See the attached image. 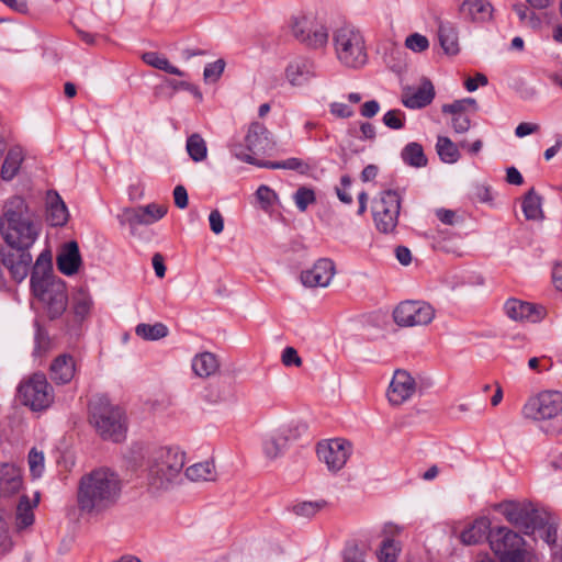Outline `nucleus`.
<instances>
[{
    "label": "nucleus",
    "mask_w": 562,
    "mask_h": 562,
    "mask_svg": "<svg viewBox=\"0 0 562 562\" xmlns=\"http://www.w3.org/2000/svg\"><path fill=\"white\" fill-rule=\"evenodd\" d=\"M121 491L122 481L116 472L109 468L94 469L78 482V508L89 515L101 514L117 503Z\"/></svg>",
    "instance_id": "obj_1"
},
{
    "label": "nucleus",
    "mask_w": 562,
    "mask_h": 562,
    "mask_svg": "<svg viewBox=\"0 0 562 562\" xmlns=\"http://www.w3.org/2000/svg\"><path fill=\"white\" fill-rule=\"evenodd\" d=\"M0 229L8 246L32 247L41 226L24 199L12 196L3 206Z\"/></svg>",
    "instance_id": "obj_2"
},
{
    "label": "nucleus",
    "mask_w": 562,
    "mask_h": 562,
    "mask_svg": "<svg viewBox=\"0 0 562 562\" xmlns=\"http://www.w3.org/2000/svg\"><path fill=\"white\" fill-rule=\"evenodd\" d=\"M184 465L182 452L161 447L153 451L148 461L147 484L153 492L168 490Z\"/></svg>",
    "instance_id": "obj_3"
},
{
    "label": "nucleus",
    "mask_w": 562,
    "mask_h": 562,
    "mask_svg": "<svg viewBox=\"0 0 562 562\" xmlns=\"http://www.w3.org/2000/svg\"><path fill=\"white\" fill-rule=\"evenodd\" d=\"M89 412V422L102 439L113 442L125 439L126 427L119 407L100 397L90 403Z\"/></svg>",
    "instance_id": "obj_4"
},
{
    "label": "nucleus",
    "mask_w": 562,
    "mask_h": 562,
    "mask_svg": "<svg viewBox=\"0 0 562 562\" xmlns=\"http://www.w3.org/2000/svg\"><path fill=\"white\" fill-rule=\"evenodd\" d=\"M334 44L338 59L350 68H358L366 64L367 53L364 38L360 31L344 26L334 34Z\"/></svg>",
    "instance_id": "obj_5"
},
{
    "label": "nucleus",
    "mask_w": 562,
    "mask_h": 562,
    "mask_svg": "<svg viewBox=\"0 0 562 562\" xmlns=\"http://www.w3.org/2000/svg\"><path fill=\"white\" fill-rule=\"evenodd\" d=\"M19 402L33 412L47 409L54 402V389L45 374L33 373L21 381L18 387Z\"/></svg>",
    "instance_id": "obj_6"
},
{
    "label": "nucleus",
    "mask_w": 562,
    "mask_h": 562,
    "mask_svg": "<svg viewBox=\"0 0 562 562\" xmlns=\"http://www.w3.org/2000/svg\"><path fill=\"white\" fill-rule=\"evenodd\" d=\"M34 294L42 301L50 318L60 316L67 307L66 284L61 280L47 279L31 283Z\"/></svg>",
    "instance_id": "obj_7"
},
{
    "label": "nucleus",
    "mask_w": 562,
    "mask_h": 562,
    "mask_svg": "<svg viewBox=\"0 0 562 562\" xmlns=\"http://www.w3.org/2000/svg\"><path fill=\"white\" fill-rule=\"evenodd\" d=\"M562 413V392L542 391L531 396L522 408L526 418L532 420L552 419Z\"/></svg>",
    "instance_id": "obj_8"
},
{
    "label": "nucleus",
    "mask_w": 562,
    "mask_h": 562,
    "mask_svg": "<svg viewBox=\"0 0 562 562\" xmlns=\"http://www.w3.org/2000/svg\"><path fill=\"white\" fill-rule=\"evenodd\" d=\"M352 443L344 438L323 440L317 443L316 454L329 472L337 473L351 456Z\"/></svg>",
    "instance_id": "obj_9"
},
{
    "label": "nucleus",
    "mask_w": 562,
    "mask_h": 562,
    "mask_svg": "<svg viewBox=\"0 0 562 562\" xmlns=\"http://www.w3.org/2000/svg\"><path fill=\"white\" fill-rule=\"evenodd\" d=\"M400 209L401 198L395 191L389 190L382 193L373 205V218L376 228L384 234L393 232L397 226Z\"/></svg>",
    "instance_id": "obj_10"
},
{
    "label": "nucleus",
    "mask_w": 562,
    "mask_h": 562,
    "mask_svg": "<svg viewBox=\"0 0 562 562\" xmlns=\"http://www.w3.org/2000/svg\"><path fill=\"white\" fill-rule=\"evenodd\" d=\"M293 36L312 48H319L327 44V29L317 23L315 19L306 15H295L290 23Z\"/></svg>",
    "instance_id": "obj_11"
},
{
    "label": "nucleus",
    "mask_w": 562,
    "mask_h": 562,
    "mask_svg": "<svg viewBox=\"0 0 562 562\" xmlns=\"http://www.w3.org/2000/svg\"><path fill=\"white\" fill-rule=\"evenodd\" d=\"M393 317L400 326H423L434 319L435 310L423 301H404L396 306Z\"/></svg>",
    "instance_id": "obj_12"
},
{
    "label": "nucleus",
    "mask_w": 562,
    "mask_h": 562,
    "mask_svg": "<svg viewBox=\"0 0 562 562\" xmlns=\"http://www.w3.org/2000/svg\"><path fill=\"white\" fill-rule=\"evenodd\" d=\"M31 247L9 246L1 251V262L9 270L11 277L16 282L23 281L30 273L33 257L30 252Z\"/></svg>",
    "instance_id": "obj_13"
},
{
    "label": "nucleus",
    "mask_w": 562,
    "mask_h": 562,
    "mask_svg": "<svg viewBox=\"0 0 562 562\" xmlns=\"http://www.w3.org/2000/svg\"><path fill=\"white\" fill-rule=\"evenodd\" d=\"M416 379L406 370H395L387 389V401L392 406H400L409 401L418 391Z\"/></svg>",
    "instance_id": "obj_14"
},
{
    "label": "nucleus",
    "mask_w": 562,
    "mask_h": 562,
    "mask_svg": "<svg viewBox=\"0 0 562 562\" xmlns=\"http://www.w3.org/2000/svg\"><path fill=\"white\" fill-rule=\"evenodd\" d=\"M488 542L494 554L499 559L525 549V540L507 527H497L490 531Z\"/></svg>",
    "instance_id": "obj_15"
},
{
    "label": "nucleus",
    "mask_w": 562,
    "mask_h": 562,
    "mask_svg": "<svg viewBox=\"0 0 562 562\" xmlns=\"http://www.w3.org/2000/svg\"><path fill=\"white\" fill-rule=\"evenodd\" d=\"M504 311L512 321L519 323H538L547 315L544 306L517 299L507 300Z\"/></svg>",
    "instance_id": "obj_16"
},
{
    "label": "nucleus",
    "mask_w": 562,
    "mask_h": 562,
    "mask_svg": "<svg viewBox=\"0 0 562 562\" xmlns=\"http://www.w3.org/2000/svg\"><path fill=\"white\" fill-rule=\"evenodd\" d=\"M498 509L510 524L524 529L526 533L532 531L538 524L537 513L526 505L506 502L499 504Z\"/></svg>",
    "instance_id": "obj_17"
},
{
    "label": "nucleus",
    "mask_w": 562,
    "mask_h": 562,
    "mask_svg": "<svg viewBox=\"0 0 562 562\" xmlns=\"http://www.w3.org/2000/svg\"><path fill=\"white\" fill-rule=\"evenodd\" d=\"M335 274V263L327 258L318 259L311 269L301 273V281L308 288L327 286Z\"/></svg>",
    "instance_id": "obj_18"
},
{
    "label": "nucleus",
    "mask_w": 562,
    "mask_h": 562,
    "mask_svg": "<svg viewBox=\"0 0 562 562\" xmlns=\"http://www.w3.org/2000/svg\"><path fill=\"white\" fill-rule=\"evenodd\" d=\"M266 429L286 447L291 441L296 440L301 436L300 423L292 416L273 418L266 425Z\"/></svg>",
    "instance_id": "obj_19"
},
{
    "label": "nucleus",
    "mask_w": 562,
    "mask_h": 562,
    "mask_svg": "<svg viewBox=\"0 0 562 562\" xmlns=\"http://www.w3.org/2000/svg\"><path fill=\"white\" fill-rule=\"evenodd\" d=\"M435 98V88L430 80L424 79L417 89L406 88L402 95V102L406 108L420 109Z\"/></svg>",
    "instance_id": "obj_20"
},
{
    "label": "nucleus",
    "mask_w": 562,
    "mask_h": 562,
    "mask_svg": "<svg viewBox=\"0 0 562 562\" xmlns=\"http://www.w3.org/2000/svg\"><path fill=\"white\" fill-rule=\"evenodd\" d=\"M245 144L246 148L252 154H263L272 149L274 145L269 131L258 122L251 123L249 126Z\"/></svg>",
    "instance_id": "obj_21"
},
{
    "label": "nucleus",
    "mask_w": 562,
    "mask_h": 562,
    "mask_svg": "<svg viewBox=\"0 0 562 562\" xmlns=\"http://www.w3.org/2000/svg\"><path fill=\"white\" fill-rule=\"evenodd\" d=\"M56 263L58 270L66 276H72L78 271L81 256L77 241L71 240L64 246L57 256Z\"/></svg>",
    "instance_id": "obj_22"
},
{
    "label": "nucleus",
    "mask_w": 562,
    "mask_h": 562,
    "mask_svg": "<svg viewBox=\"0 0 562 562\" xmlns=\"http://www.w3.org/2000/svg\"><path fill=\"white\" fill-rule=\"evenodd\" d=\"M40 493L35 494L33 502L26 495H22L19 499L15 510L14 526L18 531H22L34 524L35 517L33 509L38 505Z\"/></svg>",
    "instance_id": "obj_23"
},
{
    "label": "nucleus",
    "mask_w": 562,
    "mask_h": 562,
    "mask_svg": "<svg viewBox=\"0 0 562 562\" xmlns=\"http://www.w3.org/2000/svg\"><path fill=\"white\" fill-rule=\"evenodd\" d=\"M22 487L20 470L13 464H0V495L15 494Z\"/></svg>",
    "instance_id": "obj_24"
},
{
    "label": "nucleus",
    "mask_w": 562,
    "mask_h": 562,
    "mask_svg": "<svg viewBox=\"0 0 562 562\" xmlns=\"http://www.w3.org/2000/svg\"><path fill=\"white\" fill-rule=\"evenodd\" d=\"M492 530L490 519L487 517H480L461 532L460 540L467 546L477 544L484 539L488 540V533Z\"/></svg>",
    "instance_id": "obj_25"
},
{
    "label": "nucleus",
    "mask_w": 562,
    "mask_h": 562,
    "mask_svg": "<svg viewBox=\"0 0 562 562\" xmlns=\"http://www.w3.org/2000/svg\"><path fill=\"white\" fill-rule=\"evenodd\" d=\"M75 360L69 355L58 356L50 364L52 380L58 384L70 382L75 375Z\"/></svg>",
    "instance_id": "obj_26"
},
{
    "label": "nucleus",
    "mask_w": 562,
    "mask_h": 562,
    "mask_svg": "<svg viewBox=\"0 0 562 562\" xmlns=\"http://www.w3.org/2000/svg\"><path fill=\"white\" fill-rule=\"evenodd\" d=\"M460 12L471 21H487L492 18L493 7L487 0H464Z\"/></svg>",
    "instance_id": "obj_27"
},
{
    "label": "nucleus",
    "mask_w": 562,
    "mask_h": 562,
    "mask_svg": "<svg viewBox=\"0 0 562 562\" xmlns=\"http://www.w3.org/2000/svg\"><path fill=\"white\" fill-rule=\"evenodd\" d=\"M220 369L216 356L212 352H202L192 360V370L200 378H209Z\"/></svg>",
    "instance_id": "obj_28"
},
{
    "label": "nucleus",
    "mask_w": 562,
    "mask_h": 562,
    "mask_svg": "<svg viewBox=\"0 0 562 562\" xmlns=\"http://www.w3.org/2000/svg\"><path fill=\"white\" fill-rule=\"evenodd\" d=\"M186 475L192 482H207L215 481L217 472L214 461L207 460L190 465Z\"/></svg>",
    "instance_id": "obj_29"
},
{
    "label": "nucleus",
    "mask_w": 562,
    "mask_h": 562,
    "mask_svg": "<svg viewBox=\"0 0 562 562\" xmlns=\"http://www.w3.org/2000/svg\"><path fill=\"white\" fill-rule=\"evenodd\" d=\"M285 74L292 86H302L312 77L313 65L306 60L294 61L286 67Z\"/></svg>",
    "instance_id": "obj_30"
},
{
    "label": "nucleus",
    "mask_w": 562,
    "mask_h": 562,
    "mask_svg": "<svg viewBox=\"0 0 562 562\" xmlns=\"http://www.w3.org/2000/svg\"><path fill=\"white\" fill-rule=\"evenodd\" d=\"M522 212L528 221H540L544 217L541 196L531 188L522 200Z\"/></svg>",
    "instance_id": "obj_31"
},
{
    "label": "nucleus",
    "mask_w": 562,
    "mask_h": 562,
    "mask_svg": "<svg viewBox=\"0 0 562 562\" xmlns=\"http://www.w3.org/2000/svg\"><path fill=\"white\" fill-rule=\"evenodd\" d=\"M24 160L23 150L21 147L11 148L3 161L1 168V177L4 180H11L19 172L20 166Z\"/></svg>",
    "instance_id": "obj_32"
},
{
    "label": "nucleus",
    "mask_w": 562,
    "mask_h": 562,
    "mask_svg": "<svg viewBox=\"0 0 562 562\" xmlns=\"http://www.w3.org/2000/svg\"><path fill=\"white\" fill-rule=\"evenodd\" d=\"M401 157L405 164L414 168H423L428 162L423 146L416 142L408 143L403 148Z\"/></svg>",
    "instance_id": "obj_33"
},
{
    "label": "nucleus",
    "mask_w": 562,
    "mask_h": 562,
    "mask_svg": "<svg viewBox=\"0 0 562 562\" xmlns=\"http://www.w3.org/2000/svg\"><path fill=\"white\" fill-rule=\"evenodd\" d=\"M69 213L60 196L55 193L49 202L47 220L53 226H63L67 223Z\"/></svg>",
    "instance_id": "obj_34"
},
{
    "label": "nucleus",
    "mask_w": 562,
    "mask_h": 562,
    "mask_svg": "<svg viewBox=\"0 0 562 562\" xmlns=\"http://www.w3.org/2000/svg\"><path fill=\"white\" fill-rule=\"evenodd\" d=\"M439 42L446 54L454 55L459 52L458 35L453 27L448 25H440Z\"/></svg>",
    "instance_id": "obj_35"
},
{
    "label": "nucleus",
    "mask_w": 562,
    "mask_h": 562,
    "mask_svg": "<svg viewBox=\"0 0 562 562\" xmlns=\"http://www.w3.org/2000/svg\"><path fill=\"white\" fill-rule=\"evenodd\" d=\"M261 448L263 456L268 460H276L282 454L286 446L273 435H270V431L265 428Z\"/></svg>",
    "instance_id": "obj_36"
},
{
    "label": "nucleus",
    "mask_w": 562,
    "mask_h": 562,
    "mask_svg": "<svg viewBox=\"0 0 562 562\" xmlns=\"http://www.w3.org/2000/svg\"><path fill=\"white\" fill-rule=\"evenodd\" d=\"M52 271V257H50V254L49 252H42L34 266H33V270H32V274H31V283H33V281H43V280H47V279H52L50 276H49V272Z\"/></svg>",
    "instance_id": "obj_37"
},
{
    "label": "nucleus",
    "mask_w": 562,
    "mask_h": 562,
    "mask_svg": "<svg viewBox=\"0 0 562 562\" xmlns=\"http://www.w3.org/2000/svg\"><path fill=\"white\" fill-rule=\"evenodd\" d=\"M143 59L146 64L159 69L164 70L167 74L182 77L184 72L179 68L172 66L169 60L155 52H148L143 55Z\"/></svg>",
    "instance_id": "obj_38"
},
{
    "label": "nucleus",
    "mask_w": 562,
    "mask_h": 562,
    "mask_svg": "<svg viewBox=\"0 0 562 562\" xmlns=\"http://www.w3.org/2000/svg\"><path fill=\"white\" fill-rule=\"evenodd\" d=\"M187 151L193 161L199 162L206 158L207 147L200 134L194 133L189 136L187 140Z\"/></svg>",
    "instance_id": "obj_39"
},
{
    "label": "nucleus",
    "mask_w": 562,
    "mask_h": 562,
    "mask_svg": "<svg viewBox=\"0 0 562 562\" xmlns=\"http://www.w3.org/2000/svg\"><path fill=\"white\" fill-rule=\"evenodd\" d=\"M436 147L438 155L443 162L453 164L460 157L458 147L448 137L439 136Z\"/></svg>",
    "instance_id": "obj_40"
},
{
    "label": "nucleus",
    "mask_w": 562,
    "mask_h": 562,
    "mask_svg": "<svg viewBox=\"0 0 562 562\" xmlns=\"http://www.w3.org/2000/svg\"><path fill=\"white\" fill-rule=\"evenodd\" d=\"M117 220L122 226L130 225L132 228L136 225H148V221L144 217L142 206L123 209L117 215Z\"/></svg>",
    "instance_id": "obj_41"
},
{
    "label": "nucleus",
    "mask_w": 562,
    "mask_h": 562,
    "mask_svg": "<svg viewBox=\"0 0 562 562\" xmlns=\"http://www.w3.org/2000/svg\"><path fill=\"white\" fill-rule=\"evenodd\" d=\"M135 331L139 337L146 340H158L167 336L168 328L161 323L154 325L138 324Z\"/></svg>",
    "instance_id": "obj_42"
},
{
    "label": "nucleus",
    "mask_w": 562,
    "mask_h": 562,
    "mask_svg": "<svg viewBox=\"0 0 562 562\" xmlns=\"http://www.w3.org/2000/svg\"><path fill=\"white\" fill-rule=\"evenodd\" d=\"M293 199L301 212H305L308 205L316 202L314 190L307 187H300L295 191Z\"/></svg>",
    "instance_id": "obj_43"
},
{
    "label": "nucleus",
    "mask_w": 562,
    "mask_h": 562,
    "mask_svg": "<svg viewBox=\"0 0 562 562\" xmlns=\"http://www.w3.org/2000/svg\"><path fill=\"white\" fill-rule=\"evenodd\" d=\"M75 314L83 318L90 311L92 300L89 294L82 290L78 291L72 299Z\"/></svg>",
    "instance_id": "obj_44"
},
{
    "label": "nucleus",
    "mask_w": 562,
    "mask_h": 562,
    "mask_svg": "<svg viewBox=\"0 0 562 562\" xmlns=\"http://www.w3.org/2000/svg\"><path fill=\"white\" fill-rule=\"evenodd\" d=\"M397 552L398 548L395 542L391 539H386L382 542V546L378 551V559L380 562H395Z\"/></svg>",
    "instance_id": "obj_45"
},
{
    "label": "nucleus",
    "mask_w": 562,
    "mask_h": 562,
    "mask_svg": "<svg viewBox=\"0 0 562 562\" xmlns=\"http://www.w3.org/2000/svg\"><path fill=\"white\" fill-rule=\"evenodd\" d=\"M325 506H326V502L325 501L303 502L301 504H297L294 507V512L299 516L312 517L316 513H318L321 509H323Z\"/></svg>",
    "instance_id": "obj_46"
},
{
    "label": "nucleus",
    "mask_w": 562,
    "mask_h": 562,
    "mask_svg": "<svg viewBox=\"0 0 562 562\" xmlns=\"http://www.w3.org/2000/svg\"><path fill=\"white\" fill-rule=\"evenodd\" d=\"M30 471L34 477H40L44 471V456L42 452L32 449L29 453Z\"/></svg>",
    "instance_id": "obj_47"
},
{
    "label": "nucleus",
    "mask_w": 562,
    "mask_h": 562,
    "mask_svg": "<svg viewBox=\"0 0 562 562\" xmlns=\"http://www.w3.org/2000/svg\"><path fill=\"white\" fill-rule=\"evenodd\" d=\"M142 210L144 211L145 220L148 221V225L162 218L167 213V207L165 205L155 203L142 206Z\"/></svg>",
    "instance_id": "obj_48"
},
{
    "label": "nucleus",
    "mask_w": 562,
    "mask_h": 562,
    "mask_svg": "<svg viewBox=\"0 0 562 562\" xmlns=\"http://www.w3.org/2000/svg\"><path fill=\"white\" fill-rule=\"evenodd\" d=\"M404 113L400 110L387 111L383 116V123L392 128L400 130L404 126Z\"/></svg>",
    "instance_id": "obj_49"
},
{
    "label": "nucleus",
    "mask_w": 562,
    "mask_h": 562,
    "mask_svg": "<svg viewBox=\"0 0 562 562\" xmlns=\"http://www.w3.org/2000/svg\"><path fill=\"white\" fill-rule=\"evenodd\" d=\"M405 45L407 48L420 53L428 48L429 42L426 36L414 33L406 38Z\"/></svg>",
    "instance_id": "obj_50"
},
{
    "label": "nucleus",
    "mask_w": 562,
    "mask_h": 562,
    "mask_svg": "<svg viewBox=\"0 0 562 562\" xmlns=\"http://www.w3.org/2000/svg\"><path fill=\"white\" fill-rule=\"evenodd\" d=\"M281 361L285 367L300 368L303 364L301 357L293 347H286L282 351Z\"/></svg>",
    "instance_id": "obj_51"
},
{
    "label": "nucleus",
    "mask_w": 562,
    "mask_h": 562,
    "mask_svg": "<svg viewBox=\"0 0 562 562\" xmlns=\"http://www.w3.org/2000/svg\"><path fill=\"white\" fill-rule=\"evenodd\" d=\"M224 68H225V61L223 59H217L215 63L209 64L204 68V72H203L204 79L205 80L213 79L214 81H216L223 74Z\"/></svg>",
    "instance_id": "obj_52"
},
{
    "label": "nucleus",
    "mask_w": 562,
    "mask_h": 562,
    "mask_svg": "<svg viewBox=\"0 0 562 562\" xmlns=\"http://www.w3.org/2000/svg\"><path fill=\"white\" fill-rule=\"evenodd\" d=\"M282 169L297 170L301 173H307L310 171V166L305 161L299 158H289L281 161Z\"/></svg>",
    "instance_id": "obj_53"
},
{
    "label": "nucleus",
    "mask_w": 562,
    "mask_h": 562,
    "mask_svg": "<svg viewBox=\"0 0 562 562\" xmlns=\"http://www.w3.org/2000/svg\"><path fill=\"white\" fill-rule=\"evenodd\" d=\"M499 562H536L535 558L526 549L519 550L518 552L507 554L498 560Z\"/></svg>",
    "instance_id": "obj_54"
},
{
    "label": "nucleus",
    "mask_w": 562,
    "mask_h": 562,
    "mask_svg": "<svg viewBox=\"0 0 562 562\" xmlns=\"http://www.w3.org/2000/svg\"><path fill=\"white\" fill-rule=\"evenodd\" d=\"M471 126V120L467 114L452 115V127L457 133H465Z\"/></svg>",
    "instance_id": "obj_55"
},
{
    "label": "nucleus",
    "mask_w": 562,
    "mask_h": 562,
    "mask_svg": "<svg viewBox=\"0 0 562 562\" xmlns=\"http://www.w3.org/2000/svg\"><path fill=\"white\" fill-rule=\"evenodd\" d=\"M436 216L442 224L446 225H454L458 223L460 218L456 211L447 209H438L436 211Z\"/></svg>",
    "instance_id": "obj_56"
},
{
    "label": "nucleus",
    "mask_w": 562,
    "mask_h": 562,
    "mask_svg": "<svg viewBox=\"0 0 562 562\" xmlns=\"http://www.w3.org/2000/svg\"><path fill=\"white\" fill-rule=\"evenodd\" d=\"M340 188H336V193L339 200L344 203H350L352 201L351 195L347 192V189L351 184V179L349 176H342L340 179Z\"/></svg>",
    "instance_id": "obj_57"
},
{
    "label": "nucleus",
    "mask_w": 562,
    "mask_h": 562,
    "mask_svg": "<svg viewBox=\"0 0 562 562\" xmlns=\"http://www.w3.org/2000/svg\"><path fill=\"white\" fill-rule=\"evenodd\" d=\"M210 227L214 234H221L224 229V220L218 210H213L209 216Z\"/></svg>",
    "instance_id": "obj_58"
},
{
    "label": "nucleus",
    "mask_w": 562,
    "mask_h": 562,
    "mask_svg": "<svg viewBox=\"0 0 562 562\" xmlns=\"http://www.w3.org/2000/svg\"><path fill=\"white\" fill-rule=\"evenodd\" d=\"M173 199L175 204L179 209H184L188 206V192L183 186H177L173 190Z\"/></svg>",
    "instance_id": "obj_59"
},
{
    "label": "nucleus",
    "mask_w": 562,
    "mask_h": 562,
    "mask_svg": "<svg viewBox=\"0 0 562 562\" xmlns=\"http://www.w3.org/2000/svg\"><path fill=\"white\" fill-rule=\"evenodd\" d=\"M442 112L451 115L465 114L467 106L462 100H456L451 104L442 105Z\"/></svg>",
    "instance_id": "obj_60"
},
{
    "label": "nucleus",
    "mask_w": 562,
    "mask_h": 562,
    "mask_svg": "<svg viewBox=\"0 0 562 562\" xmlns=\"http://www.w3.org/2000/svg\"><path fill=\"white\" fill-rule=\"evenodd\" d=\"M330 112L341 119L350 117L353 114V111L350 106L344 103H333L330 106Z\"/></svg>",
    "instance_id": "obj_61"
},
{
    "label": "nucleus",
    "mask_w": 562,
    "mask_h": 562,
    "mask_svg": "<svg viewBox=\"0 0 562 562\" xmlns=\"http://www.w3.org/2000/svg\"><path fill=\"white\" fill-rule=\"evenodd\" d=\"M257 199L267 206L271 204L274 192L267 186H260L256 192Z\"/></svg>",
    "instance_id": "obj_62"
},
{
    "label": "nucleus",
    "mask_w": 562,
    "mask_h": 562,
    "mask_svg": "<svg viewBox=\"0 0 562 562\" xmlns=\"http://www.w3.org/2000/svg\"><path fill=\"white\" fill-rule=\"evenodd\" d=\"M548 468L558 474H562V450L550 456Z\"/></svg>",
    "instance_id": "obj_63"
},
{
    "label": "nucleus",
    "mask_w": 562,
    "mask_h": 562,
    "mask_svg": "<svg viewBox=\"0 0 562 562\" xmlns=\"http://www.w3.org/2000/svg\"><path fill=\"white\" fill-rule=\"evenodd\" d=\"M345 562H364L363 553L357 548H350L345 553Z\"/></svg>",
    "instance_id": "obj_64"
}]
</instances>
